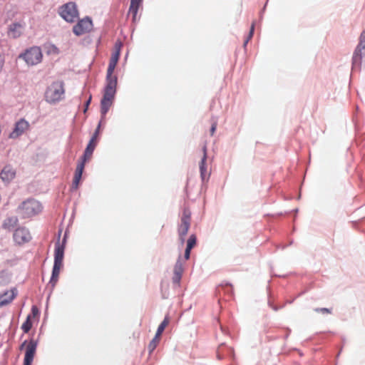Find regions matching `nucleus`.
<instances>
[{
	"label": "nucleus",
	"mask_w": 365,
	"mask_h": 365,
	"mask_svg": "<svg viewBox=\"0 0 365 365\" xmlns=\"http://www.w3.org/2000/svg\"><path fill=\"white\" fill-rule=\"evenodd\" d=\"M254 31H255V24L253 23L252 24V26H251L249 34H248L247 38L244 41V43H243L244 47H246V46H247V43L249 42V41L252 38V36H253V34H254Z\"/></svg>",
	"instance_id": "nucleus-30"
},
{
	"label": "nucleus",
	"mask_w": 365,
	"mask_h": 365,
	"mask_svg": "<svg viewBox=\"0 0 365 365\" xmlns=\"http://www.w3.org/2000/svg\"><path fill=\"white\" fill-rule=\"evenodd\" d=\"M118 61L110 58V61H109V64H108V69H107V73H108L109 75L110 73H113V71L115 70V66L117 65Z\"/></svg>",
	"instance_id": "nucleus-25"
},
{
	"label": "nucleus",
	"mask_w": 365,
	"mask_h": 365,
	"mask_svg": "<svg viewBox=\"0 0 365 365\" xmlns=\"http://www.w3.org/2000/svg\"><path fill=\"white\" fill-rule=\"evenodd\" d=\"M24 25L20 22L13 23L8 26L7 35L13 38L21 36Z\"/></svg>",
	"instance_id": "nucleus-16"
},
{
	"label": "nucleus",
	"mask_w": 365,
	"mask_h": 365,
	"mask_svg": "<svg viewBox=\"0 0 365 365\" xmlns=\"http://www.w3.org/2000/svg\"><path fill=\"white\" fill-rule=\"evenodd\" d=\"M365 63V29L361 33L359 43L352 56V70L359 71L362 63Z\"/></svg>",
	"instance_id": "nucleus-2"
},
{
	"label": "nucleus",
	"mask_w": 365,
	"mask_h": 365,
	"mask_svg": "<svg viewBox=\"0 0 365 365\" xmlns=\"http://www.w3.org/2000/svg\"><path fill=\"white\" fill-rule=\"evenodd\" d=\"M203 151V156L201 159V161L200 163L199 167H200V178L202 181V182H207L209 179L210 173H208L207 171V166H206V161H207V146L204 145L202 148Z\"/></svg>",
	"instance_id": "nucleus-14"
},
{
	"label": "nucleus",
	"mask_w": 365,
	"mask_h": 365,
	"mask_svg": "<svg viewBox=\"0 0 365 365\" xmlns=\"http://www.w3.org/2000/svg\"><path fill=\"white\" fill-rule=\"evenodd\" d=\"M120 53H118V51H114V52L113 53V54H112L111 58H113V59H115V60L118 61L119 57H120Z\"/></svg>",
	"instance_id": "nucleus-37"
},
{
	"label": "nucleus",
	"mask_w": 365,
	"mask_h": 365,
	"mask_svg": "<svg viewBox=\"0 0 365 365\" xmlns=\"http://www.w3.org/2000/svg\"><path fill=\"white\" fill-rule=\"evenodd\" d=\"M269 305L271 308H272L274 311H277L279 309V307L274 306L270 302H269Z\"/></svg>",
	"instance_id": "nucleus-41"
},
{
	"label": "nucleus",
	"mask_w": 365,
	"mask_h": 365,
	"mask_svg": "<svg viewBox=\"0 0 365 365\" xmlns=\"http://www.w3.org/2000/svg\"><path fill=\"white\" fill-rule=\"evenodd\" d=\"M63 248L62 246H58L56 247V252L54 253V262L52 269L51 277L49 282V284L52 287H55L56 282L58 279V276L60 273V269L63 266Z\"/></svg>",
	"instance_id": "nucleus-6"
},
{
	"label": "nucleus",
	"mask_w": 365,
	"mask_h": 365,
	"mask_svg": "<svg viewBox=\"0 0 365 365\" xmlns=\"http://www.w3.org/2000/svg\"><path fill=\"white\" fill-rule=\"evenodd\" d=\"M17 222H18V219L16 217H8L6 218L4 222V227L5 228H14L16 224H17Z\"/></svg>",
	"instance_id": "nucleus-21"
},
{
	"label": "nucleus",
	"mask_w": 365,
	"mask_h": 365,
	"mask_svg": "<svg viewBox=\"0 0 365 365\" xmlns=\"http://www.w3.org/2000/svg\"><path fill=\"white\" fill-rule=\"evenodd\" d=\"M5 63V55L3 52L0 51V73L1 72Z\"/></svg>",
	"instance_id": "nucleus-32"
},
{
	"label": "nucleus",
	"mask_w": 365,
	"mask_h": 365,
	"mask_svg": "<svg viewBox=\"0 0 365 365\" xmlns=\"http://www.w3.org/2000/svg\"><path fill=\"white\" fill-rule=\"evenodd\" d=\"M19 210L24 217H29L38 214L42 210V206L38 201L29 199L21 203Z\"/></svg>",
	"instance_id": "nucleus-3"
},
{
	"label": "nucleus",
	"mask_w": 365,
	"mask_h": 365,
	"mask_svg": "<svg viewBox=\"0 0 365 365\" xmlns=\"http://www.w3.org/2000/svg\"><path fill=\"white\" fill-rule=\"evenodd\" d=\"M64 94V88L62 82H56L51 84L46 91V101L51 103H55L62 99Z\"/></svg>",
	"instance_id": "nucleus-7"
},
{
	"label": "nucleus",
	"mask_w": 365,
	"mask_h": 365,
	"mask_svg": "<svg viewBox=\"0 0 365 365\" xmlns=\"http://www.w3.org/2000/svg\"><path fill=\"white\" fill-rule=\"evenodd\" d=\"M26 344V341H24V343L21 346V349H23Z\"/></svg>",
	"instance_id": "nucleus-42"
},
{
	"label": "nucleus",
	"mask_w": 365,
	"mask_h": 365,
	"mask_svg": "<svg viewBox=\"0 0 365 365\" xmlns=\"http://www.w3.org/2000/svg\"><path fill=\"white\" fill-rule=\"evenodd\" d=\"M123 46V43L121 41H118L115 43V51H118L119 53H120V49Z\"/></svg>",
	"instance_id": "nucleus-34"
},
{
	"label": "nucleus",
	"mask_w": 365,
	"mask_h": 365,
	"mask_svg": "<svg viewBox=\"0 0 365 365\" xmlns=\"http://www.w3.org/2000/svg\"><path fill=\"white\" fill-rule=\"evenodd\" d=\"M15 175L16 172L10 165H6L0 173V178L5 183H9Z\"/></svg>",
	"instance_id": "nucleus-17"
},
{
	"label": "nucleus",
	"mask_w": 365,
	"mask_h": 365,
	"mask_svg": "<svg viewBox=\"0 0 365 365\" xmlns=\"http://www.w3.org/2000/svg\"><path fill=\"white\" fill-rule=\"evenodd\" d=\"M117 79V76H114L113 73H110V75L108 73H106V85L104 88L103 94L115 96L116 93Z\"/></svg>",
	"instance_id": "nucleus-11"
},
{
	"label": "nucleus",
	"mask_w": 365,
	"mask_h": 365,
	"mask_svg": "<svg viewBox=\"0 0 365 365\" xmlns=\"http://www.w3.org/2000/svg\"><path fill=\"white\" fill-rule=\"evenodd\" d=\"M32 313L34 315H36L38 313V310L36 307H35V306L32 307Z\"/></svg>",
	"instance_id": "nucleus-40"
},
{
	"label": "nucleus",
	"mask_w": 365,
	"mask_h": 365,
	"mask_svg": "<svg viewBox=\"0 0 365 365\" xmlns=\"http://www.w3.org/2000/svg\"><path fill=\"white\" fill-rule=\"evenodd\" d=\"M91 96H90V97L88 98V99L86 101L85 103V109L83 110L84 113L86 112L87 109H88V107L89 106V104L91 103Z\"/></svg>",
	"instance_id": "nucleus-38"
},
{
	"label": "nucleus",
	"mask_w": 365,
	"mask_h": 365,
	"mask_svg": "<svg viewBox=\"0 0 365 365\" xmlns=\"http://www.w3.org/2000/svg\"><path fill=\"white\" fill-rule=\"evenodd\" d=\"M196 241H197V239H196L195 235H190L189 239L187 240L186 247L192 250L193 248V247L195 245Z\"/></svg>",
	"instance_id": "nucleus-27"
},
{
	"label": "nucleus",
	"mask_w": 365,
	"mask_h": 365,
	"mask_svg": "<svg viewBox=\"0 0 365 365\" xmlns=\"http://www.w3.org/2000/svg\"><path fill=\"white\" fill-rule=\"evenodd\" d=\"M96 143L93 141V139H91L87 147L85 149L83 155L82 157L81 161L78 163L75 175L72 183V188L77 189L78 187L79 182L82 177V173L85 167V163L87 159L90 158L93 153V150L96 148Z\"/></svg>",
	"instance_id": "nucleus-1"
},
{
	"label": "nucleus",
	"mask_w": 365,
	"mask_h": 365,
	"mask_svg": "<svg viewBox=\"0 0 365 365\" xmlns=\"http://www.w3.org/2000/svg\"><path fill=\"white\" fill-rule=\"evenodd\" d=\"M29 127L30 125L29 122L24 118H21L19 120L16 122L14 128L9 137L12 139H16L28 130Z\"/></svg>",
	"instance_id": "nucleus-10"
},
{
	"label": "nucleus",
	"mask_w": 365,
	"mask_h": 365,
	"mask_svg": "<svg viewBox=\"0 0 365 365\" xmlns=\"http://www.w3.org/2000/svg\"><path fill=\"white\" fill-rule=\"evenodd\" d=\"M101 125V121L99 122V123H98V125L91 138V139H93V141H96L98 136Z\"/></svg>",
	"instance_id": "nucleus-33"
},
{
	"label": "nucleus",
	"mask_w": 365,
	"mask_h": 365,
	"mask_svg": "<svg viewBox=\"0 0 365 365\" xmlns=\"http://www.w3.org/2000/svg\"><path fill=\"white\" fill-rule=\"evenodd\" d=\"M93 29V22L90 17L86 16L78 21L73 27V34L77 36H81L86 33L90 32Z\"/></svg>",
	"instance_id": "nucleus-9"
},
{
	"label": "nucleus",
	"mask_w": 365,
	"mask_h": 365,
	"mask_svg": "<svg viewBox=\"0 0 365 365\" xmlns=\"http://www.w3.org/2000/svg\"><path fill=\"white\" fill-rule=\"evenodd\" d=\"M216 128H217V121L214 120L213 123H212V125H211V128H210V133H211L212 135L215 132Z\"/></svg>",
	"instance_id": "nucleus-35"
},
{
	"label": "nucleus",
	"mask_w": 365,
	"mask_h": 365,
	"mask_svg": "<svg viewBox=\"0 0 365 365\" xmlns=\"http://www.w3.org/2000/svg\"><path fill=\"white\" fill-rule=\"evenodd\" d=\"M314 311L316 312H321L323 314H331V309L328 308H315Z\"/></svg>",
	"instance_id": "nucleus-31"
},
{
	"label": "nucleus",
	"mask_w": 365,
	"mask_h": 365,
	"mask_svg": "<svg viewBox=\"0 0 365 365\" xmlns=\"http://www.w3.org/2000/svg\"><path fill=\"white\" fill-rule=\"evenodd\" d=\"M183 272H184V268H183L182 262V257L180 255L175 262V266H174L173 273L182 276Z\"/></svg>",
	"instance_id": "nucleus-20"
},
{
	"label": "nucleus",
	"mask_w": 365,
	"mask_h": 365,
	"mask_svg": "<svg viewBox=\"0 0 365 365\" xmlns=\"http://www.w3.org/2000/svg\"><path fill=\"white\" fill-rule=\"evenodd\" d=\"M15 290L6 291L0 295V307L5 306L10 303L16 297Z\"/></svg>",
	"instance_id": "nucleus-18"
},
{
	"label": "nucleus",
	"mask_w": 365,
	"mask_h": 365,
	"mask_svg": "<svg viewBox=\"0 0 365 365\" xmlns=\"http://www.w3.org/2000/svg\"><path fill=\"white\" fill-rule=\"evenodd\" d=\"M19 57L24 59L28 65L34 66L41 62L43 55L40 47L32 46L21 53Z\"/></svg>",
	"instance_id": "nucleus-5"
},
{
	"label": "nucleus",
	"mask_w": 365,
	"mask_h": 365,
	"mask_svg": "<svg viewBox=\"0 0 365 365\" xmlns=\"http://www.w3.org/2000/svg\"><path fill=\"white\" fill-rule=\"evenodd\" d=\"M14 240L19 245L28 242L31 239L29 230L25 227H19L16 229L14 232Z\"/></svg>",
	"instance_id": "nucleus-12"
},
{
	"label": "nucleus",
	"mask_w": 365,
	"mask_h": 365,
	"mask_svg": "<svg viewBox=\"0 0 365 365\" xmlns=\"http://www.w3.org/2000/svg\"><path fill=\"white\" fill-rule=\"evenodd\" d=\"M168 323H169L168 317H165V319H163V321L160 323V324L158 327V329H157V331L155 334H157V337L160 336V335L162 334L163 331H164L165 328L168 324Z\"/></svg>",
	"instance_id": "nucleus-22"
},
{
	"label": "nucleus",
	"mask_w": 365,
	"mask_h": 365,
	"mask_svg": "<svg viewBox=\"0 0 365 365\" xmlns=\"http://www.w3.org/2000/svg\"><path fill=\"white\" fill-rule=\"evenodd\" d=\"M37 347V341L31 339L26 346L24 365H31Z\"/></svg>",
	"instance_id": "nucleus-13"
},
{
	"label": "nucleus",
	"mask_w": 365,
	"mask_h": 365,
	"mask_svg": "<svg viewBox=\"0 0 365 365\" xmlns=\"http://www.w3.org/2000/svg\"><path fill=\"white\" fill-rule=\"evenodd\" d=\"M160 337H157V334L155 335L154 338L149 343L148 349L149 352L151 353L156 348L158 344L159 343Z\"/></svg>",
	"instance_id": "nucleus-24"
},
{
	"label": "nucleus",
	"mask_w": 365,
	"mask_h": 365,
	"mask_svg": "<svg viewBox=\"0 0 365 365\" xmlns=\"http://www.w3.org/2000/svg\"><path fill=\"white\" fill-rule=\"evenodd\" d=\"M32 323L31 322L30 316L29 315L26 318V320L23 323L21 326V329L24 333H28L31 329Z\"/></svg>",
	"instance_id": "nucleus-23"
},
{
	"label": "nucleus",
	"mask_w": 365,
	"mask_h": 365,
	"mask_svg": "<svg viewBox=\"0 0 365 365\" xmlns=\"http://www.w3.org/2000/svg\"><path fill=\"white\" fill-rule=\"evenodd\" d=\"M181 279H182V276L181 275H179L178 274H174L173 273V276L172 277V282H173V286L175 287H180Z\"/></svg>",
	"instance_id": "nucleus-28"
},
{
	"label": "nucleus",
	"mask_w": 365,
	"mask_h": 365,
	"mask_svg": "<svg viewBox=\"0 0 365 365\" xmlns=\"http://www.w3.org/2000/svg\"><path fill=\"white\" fill-rule=\"evenodd\" d=\"M114 97L115 96H107L103 94V98L101 101V120H103L106 118V113L108 112L113 104Z\"/></svg>",
	"instance_id": "nucleus-15"
},
{
	"label": "nucleus",
	"mask_w": 365,
	"mask_h": 365,
	"mask_svg": "<svg viewBox=\"0 0 365 365\" xmlns=\"http://www.w3.org/2000/svg\"><path fill=\"white\" fill-rule=\"evenodd\" d=\"M190 220L191 212L188 208H185L180 220L181 223L178 227V235L182 242H184L185 236L187 234L190 227Z\"/></svg>",
	"instance_id": "nucleus-8"
},
{
	"label": "nucleus",
	"mask_w": 365,
	"mask_h": 365,
	"mask_svg": "<svg viewBox=\"0 0 365 365\" xmlns=\"http://www.w3.org/2000/svg\"><path fill=\"white\" fill-rule=\"evenodd\" d=\"M66 242V235H64L61 242H60V240L58 239V240L55 244L54 252H56V247H58V246H62V248H63V257H64V250H65Z\"/></svg>",
	"instance_id": "nucleus-29"
},
{
	"label": "nucleus",
	"mask_w": 365,
	"mask_h": 365,
	"mask_svg": "<svg viewBox=\"0 0 365 365\" xmlns=\"http://www.w3.org/2000/svg\"><path fill=\"white\" fill-rule=\"evenodd\" d=\"M59 15L67 22L73 23L78 18V11L75 2L70 1L59 8Z\"/></svg>",
	"instance_id": "nucleus-4"
},
{
	"label": "nucleus",
	"mask_w": 365,
	"mask_h": 365,
	"mask_svg": "<svg viewBox=\"0 0 365 365\" xmlns=\"http://www.w3.org/2000/svg\"><path fill=\"white\" fill-rule=\"evenodd\" d=\"M190 251H191V249H188V248L186 247L185 251V259L186 260L188 259L189 257H190Z\"/></svg>",
	"instance_id": "nucleus-36"
},
{
	"label": "nucleus",
	"mask_w": 365,
	"mask_h": 365,
	"mask_svg": "<svg viewBox=\"0 0 365 365\" xmlns=\"http://www.w3.org/2000/svg\"><path fill=\"white\" fill-rule=\"evenodd\" d=\"M118 61L110 58V61H109V64H108V69H107V73H108L109 75L110 73H113V71L115 70V66L117 65Z\"/></svg>",
	"instance_id": "nucleus-26"
},
{
	"label": "nucleus",
	"mask_w": 365,
	"mask_h": 365,
	"mask_svg": "<svg viewBox=\"0 0 365 365\" xmlns=\"http://www.w3.org/2000/svg\"><path fill=\"white\" fill-rule=\"evenodd\" d=\"M143 0H130V5L129 8V14H130L133 16V20L134 21L136 18L138 9L142 4Z\"/></svg>",
	"instance_id": "nucleus-19"
},
{
	"label": "nucleus",
	"mask_w": 365,
	"mask_h": 365,
	"mask_svg": "<svg viewBox=\"0 0 365 365\" xmlns=\"http://www.w3.org/2000/svg\"><path fill=\"white\" fill-rule=\"evenodd\" d=\"M9 20H11V11H8L5 17V22H7Z\"/></svg>",
	"instance_id": "nucleus-39"
}]
</instances>
